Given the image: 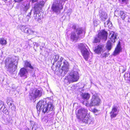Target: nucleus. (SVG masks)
I'll return each mask as SVG.
<instances>
[{
	"mask_svg": "<svg viewBox=\"0 0 130 130\" xmlns=\"http://www.w3.org/2000/svg\"><path fill=\"white\" fill-rule=\"evenodd\" d=\"M53 106L51 102L47 103L45 101H41L39 102L36 105V108L38 111L41 110L44 113H48L52 111L53 109Z\"/></svg>",
	"mask_w": 130,
	"mask_h": 130,
	"instance_id": "obj_1",
	"label": "nucleus"
},
{
	"mask_svg": "<svg viewBox=\"0 0 130 130\" xmlns=\"http://www.w3.org/2000/svg\"><path fill=\"white\" fill-rule=\"evenodd\" d=\"M87 110L84 108L79 109L77 114V118L80 121L86 124H90L92 122V119L90 117H86L87 114Z\"/></svg>",
	"mask_w": 130,
	"mask_h": 130,
	"instance_id": "obj_2",
	"label": "nucleus"
},
{
	"mask_svg": "<svg viewBox=\"0 0 130 130\" xmlns=\"http://www.w3.org/2000/svg\"><path fill=\"white\" fill-rule=\"evenodd\" d=\"M56 63V69H58L61 66L63 62V65L61 68V74L62 76H64L67 73L69 69V64L66 60L63 59V57H61L59 58V59L57 60Z\"/></svg>",
	"mask_w": 130,
	"mask_h": 130,
	"instance_id": "obj_3",
	"label": "nucleus"
},
{
	"mask_svg": "<svg viewBox=\"0 0 130 130\" xmlns=\"http://www.w3.org/2000/svg\"><path fill=\"white\" fill-rule=\"evenodd\" d=\"M26 12H28V14L27 15L26 17L27 18V21H28L29 18H30V16L31 15V12L32 10L33 11L34 13V17L36 21L40 23L41 22L42 17L41 16V9H33L30 10V12H29L28 9H26Z\"/></svg>",
	"mask_w": 130,
	"mask_h": 130,
	"instance_id": "obj_4",
	"label": "nucleus"
},
{
	"mask_svg": "<svg viewBox=\"0 0 130 130\" xmlns=\"http://www.w3.org/2000/svg\"><path fill=\"white\" fill-rule=\"evenodd\" d=\"M5 64L7 68V71L11 74L13 73L17 68V62L12 60L10 58H7Z\"/></svg>",
	"mask_w": 130,
	"mask_h": 130,
	"instance_id": "obj_5",
	"label": "nucleus"
},
{
	"mask_svg": "<svg viewBox=\"0 0 130 130\" xmlns=\"http://www.w3.org/2000/svg\"><path fill=\"white\" fill-rule=\"evenodd\" d=\"M76 33H72L71 36V39L73 41L74 40H77L79 39L83 38L84 36L85 33V30L84 28L79 27L76 29Z\"/></svg>",
	"mask_w": 130,
	"mask_h": 130,
	"instance_id": "obj_6",
	"label": "nucleus"
},
{
	"mask_svg": "<svg viewBox=\"0 0 130 130\" xmlns=\"http://www.w3.org/2000/svg\"><path fill=\"white\" fill-rule=\"evenodd\" d=\"M42 93V91L41 90L34 89L30 91L29 98L31 101H35L37 98L40 97Z\"/></svg>",
	"mask_w": 130,
	"mask_h": 130,
	"instance_id": "obj_7",
	"label": "nucleus"
},
{
	"mask_svg": "<svg viewBox=\"0 0 130 130\" xmlns=\"http://www.w3.org/2000/svg\"><path fill=\"white\" fill-rule=\"evenodd\" d=\"M78 47L80 50L84 58L86 60H87L89 54V53L87 49L88 46L86 44L82 43L79 44L78 45Z\"/></svg>",
	"mask_w": 130,
	"mask_h": 130,
	"instance_id": "obj_8",
	"label": "nucleus"
},
{
	"mask_svg": "<svg viewBox=\"0 0 130 130\" xmlns=\"http://www.w3.org/2000/svg\"><path fill=\"white\" fill-rule=\"evenodd\" d=\"M107 33L104 30L100 31L98 35L95 37L93 43H97L100 41V39H103L106 40L107 38Z\"/></svg>",
	"mask_w": 130,
	"mask_h": 130,
	"instance_id": "obj_9",
	"label": "nucleus"
},
{
	"mask_svg": "<svg viewBox=\"0 0 130 130\" xmlns=\"http://www.w3.org/2000/svg\"><path fill=\"white\" fill-rule=\"evenodd\" d=\"M67 79L69 83L77 81L79 79V76L78 72L72 71L67 77Z\"/></svg>",
	"mask_w": 130,
	"mask_h": 130,
	"instance_id": "obj_10",
	"label": "nucleus"
},
{
	"mask_svg": "<svg viewBox=\"0 0 130 130\" xmlns=\"http://www.w3.org/2000/svg\"><path fill=\"white\" fill-rule=\"evenodd\" d=\"M100 99L97 94H95L93 95L91 100L90 106H91L97 105L99 104Z\"/></svg>",
	"mask_w": 130,
	"mask_h": 130,
	"instance_id": "obj_11",
	"label": "nucleus"
},
{
	"mask_svg": "<svg viewBox=\"0 0 130 130\" xmlns=\"http://www.w3.org/2000/svg\"><path fill=\"white\" fill-rule=\"evenodd\" d=\"M18 75L23 79H25L27 78L28 75V71L25 68H22L20 70Z\"/></svg>",
	"mask_w": 130,
	"mask_h": 130,
	"instance_id": "obj_12",
	"label": "nucleus"
},
{
	"mask_svg": "<svg viewBox=\"0 0 130 130\" xmlns=\"http://www.w3.org/2000/svg\"><path fill=\"white\" fill-rule=\"evenodd\" d=\"M118 106L116 105H114L112 107L111 111L110 113L111 118H113L115 117L118 114Z\"/></svg>",
	"mask_w": 130,
	"mask_h": 130,
	"instance_id": "obj_13",
	"label": "nucleus"
},
{
	"mask_svg": "<svg viewBox=\"0 0 130 130\" xmlns=\"http://www.w3.org/2000/svg\"><path fill=\"white\" fill-rule=\"evenodd\" d=\"M121 51V48L120 46V44L119 42L118 44L116 47L113 52V55L115 56L119 54Z\"/></svg>",
	"mask_w": 130,
	"mask_h": 130,
	"instance_id": "obj_14",
	"label": "nucleus"
},
{
	"mask_svg": "<svg viewBox=\"0 0 130 130\" xmlns=\"http://www.w3.org/2000/svg\"><path fill=\"white\" fill-rule=\"evenodd\" d=\"M7 103L10 109L12 110H15V108L13 103V102L12 101H11V99L9 98L8 99Z\"/></svg>",
	"mask_w": 130,
	"mask_h": 130,
	"instance_id": "obj_15",
	"label": "nucleus"
},
{
	"mask_svg": "<svg viewBox=\"0 0 130 130\" xmlns=\"http://www.w3.org/2000/svg\"><path fill=\"white\" fill-rule=\"evenodd\" d=\"M104 45H99L96 48L94 51L98 54H100L102 51Z\"/></svg>",
	"mask_w": 130,
	"mask_h": 130,
	"instance_id": "obj_16",
	"label": "nucleus"
},
{
	"mask_svg": "<svg viewBox=\"0 0 130 130\" xmlns=\"http://www.w3.org/2000/svg\"><path fill=\"white\" fill-rule=\"evenodd\" d=\"M117 35L116 33H115L113 32H111L109 35L111 41L113 42H114L116 40H117Z\"/></svg>",
	"mask_w": 130,
	"mask_h": 130,
	"instance_id": "obj_17",
	"label": "nucleus"
},
{
	"mask_svg": "<svg viewBox=\"0 0 130 130\" xmlns=\"http://www.w3.org/2000/svg\"><path fill=\"white\" fill-rule=\"evenodd\" d=\"M99 13L100 16L101 20L104 21L107 19V15L106 13L100 10L99 11Z\"/></svg>",
	"mask_w": 130,
	"mask_h": 130,
	"instance_id": "obj_18",
	"label": "nucleus"
},
{
	"mask_svg": "<svg viewBox=\"0 0 130 130\" xmlns=\"http://www.w3.org/2000/svg\"><path fill=\"white\" fill-rule=\"evenodd\" d=\"M45 4V2L43 1H41L39 3L36 4L34 8H41L43 7Z\"/></svg>",
	"mask_w": 130,
	"mask_h": 130,
	"instance_id": "obj_19",
	"label": "nucleus"
},
{
	"mask_svg": "<svg viewBox=\"0 0 130 130\" xmlns=\"http://www.w3.org/2000/svg\"><path fill=\"white\" fill-rule=\"evenodd\" d=\"M25 33H27L29 35H36V32L33 31L31 29L29 28L28 27Z\"/></svg>",
	"mask_w": 130,
	"mask_h": 130,
	"instance_id": "obj_20",
	"label": "nucleus"
},
{
	"mask_svg": "<svg viewBox=\"0 0 130 130\" xmlns=\"http://www.w3.org/2000/svg\"><path fill=\"white\" fill-rule=\"evenodd\" d=\"M25 33H27L29 35H36V32L33 31L31 29L29 28L28 27Z\"/></svg>",
	"mask_w": 130,
	"mask_h": 130,
	"instance_id": "obj_21",
	"label": "nucleus"
},
{
	"mask_svg": "<svg viewBox=\"0 0 130 130\" xmlns=\"http://www.w3.org/2000/svg\"><path fill=\"white\" fill-rule=\"evenodd\" d=\"M25 63L24 67H28L29 68L31 69H33V68L31 65V63L29 61H24Z\"/></svg>",
	"mask_w": 130,
	"mask_h": 130,
	"instance_id": "obj_22",
	"label": "nucleus"
},
{
	"mask_svg": "<svg viewBox=\"0 0 130 130\" xmlns=\"http://www.w3.org/2000/svg\"><path fill=\"white\" fill-rule=\"evenodd\" d=\"M90 96V94L87 93H84L82 94V98L86 100H88L89 99Z\"/></svg>",
	"mask_w": 130,
	"mask_h": 130,
	"instance_id": "obj_23",
	"label": "nucleus"
},
{
	"mask_svg": "<svg viewBox=\"0 0 130 130\" xmlns=\"http://www.w3.org/2000/svg\"><path fill=\"white\" fill-rule=\"evenodd\" d=\"M28 28V26L26 25H21L20 27V29L22 32L25 33L26 31Z\"/></svg>",
	"mask_w": 130,
	"mask_h": 130,
	"instance_id": "obj_24",
	"label": "nucleus"
},
{
	"mask_svg": "<svg viewBox=\"0 0 130 130\" xmlns=\"http://www.w3.org/2000/svg\"><path fill=\"white\" fill-rule=\"evenodd\" d=\"M7 44L6 39L4 38H1L0 39V44L2 45H5Z\"/></svg>",
	"mask_w": 130,
	"mask_h": 130,
	"instance_id": "obj_25",
	"label": "nucleus"
},
{
	"mask_svg": "<svg viewBox=\"0 0 130 130\" xmlns=\"http://www.w3.org/2000/svg\"><path fill=\"white\" fill-rule=\"evenodd\" d=\"M106 47L107 49L109 51L112 48L111 43L109 41H107Z\"/></svg>",
	"mask_w": 130,
	"mask_h": 130,
	"instance_id": "obj_26",
	"label": "nucleus"
},
{
	"mask_svg": "<svg viewBox=\"0 0 130 130\" xmlns=\"http://www.w3.org/2000/svg\"><path fill=\"white\" fill-rule=\"evenodd\" d=\"M21 7L23 8H29L30 7L29 3L27 2L24 3L22 4Z\"/></svg>",
	"mask_w": 130,
	"mask_h": 130,
	"instance_id": "obj_27",
	"label": "nucleus"
},
{
	"mask_svg": "<svg viewBox=\"0 0 130 130\" xmlns=\"http://www.w3.org/2000/svg\"><path fill=\"white\" fill-rule=\"evenodd\" d=\"M59 56L58 55H57L54 56L53 59L54 60L53 65H54L55 64V63L56 62H57V60L59 59Z\"/></svg>",
	"mask_w": 130,
	"mask_h": 130,
	"instance_id": "obj_28",
	"label": "nucleus"
},
{
	"mask_svg": "<svg viewBox=\"0 0 130 130\" xmlns=\"http://www.w3.org/2000/svg\"><path fill=\"white\" fill-rule=\"evenodd\" d=\"M120 14L121 18L123 20H124L126 16L125 12H124L123 11H120Z\"/></svg>",
	"mask_w": 130,
	"mask_h": 130,
	"instance_id": "obj_29",
	"label": "nucleus"
},
{
	"mask_svg": "<svg viewBox=\"0 0 130 130\" xmlns=\"http://www.w3.org/2000/svg\"><path fill=\"white\" fill-rule=\"evenodd\" d=\"M2 110H1L3 111V112L6 114H8V110L5 107V106L4 105L3 107L2 108Z\"/></svg>",
	"mask_w": 130,
	"mask_h": 130,
	"instance_id": "obj_30",
	"label": "nucleus"
},
{
	"mask_svg": "<svg viewBox=\"0 0 130 130\" xmlns=\"http://www.w3.org/2000/svg\"><path fill=\"white\" fill-rule=\"evenodd\" d=\"M60 9H52V10L55 12L57 14L60 12Z\"/></svg>",
	"mask_w": 130,
	"mask_h": 130,
	"instance_id": "obj_31",
	"label": "nucleus"
},
{
	"mask_svg": "<svg viewBox=\"0 0 130 130\" xmlns=\"http://www.w3.org/2000/svg\"><path fill=\"white\" fill-rule=\"evenodd\" d=\"M4 103L1 100H0V109L2 110V108L4 106Z\"/></svg>",
	"mask_w": 130,
	"mask_h": 130,
	"instance_id": "obj_32",
	"label": "nucleus"
},
{
	"mask_svg": "<svg viewBox=\"0 0 130 130\" xmlns=\"http://www.w3.org/2000/svg\"><path fill=\"white\" fill-rule=\"evenodd\" d=\"M107 24L109 27H110L112 26L111 23L109 20H108V21Z\"/></svg>",
	"mask_w": 130,
	"mask_h": 130,
	"instance_id": "obj_33",
	"label": "nucleus"
},
{
	"mask_svg": "<svg viewBox=\"0 0 130 130\" xmlns=\"http://www.w3.org/2000/svg\"><path fill=\"white\" fill-rule=\"evenodd\" d=\"M129 2V0H121V3L122 4H127Z\"/></svg>",
	"mask_w": 130,
	"mask_h": 130,
	"instance_id": "obj_34",
	"label": "nucleus"
},
{
	"mask_svg": "<svg viewBox=\"0 0 130 130\" xmlns=\"http://www.w3.org/2000/svg\"><path fill=\"white\" fill-rule=\"evenodd\" d=\"M37 128V127L36 125H34L32 127V130H36Z\"/></svg>",
	"mask_w": 130,
	"mask_h": 130,
	"instance_id": "obj_35",
	"label": "nucleus"
},
{
	"mask_svg": "<svg viewBox=\"0 0 130 130\" xmlns=\"http://www.w3.org/2000/svg\"><path fill=\"white\" fill-rule=\"evenodd\" d=\"M103 57H106L108 56V55L106 53H104L102 55Z\"/></svg>",
	"mask_w": 130,
	"mask_h": 130,
	"instance_id": "obj_36",
	"label": "nucleus"
},
{
	"mask_svg": "<svg viewBox=\"0 0 130 130\" xmlns=\"http://www.w3.org/2000/svg\"><path fill=\"white\" fill-rule=\"evenodd\" d=\"M32 83L31 82H28L27 84V86H30L31 85H32Z\"/></svg>",
	"mask_w": 130,
	"mask_h": 130,
	"instance_id": "obj_37",
	"label": "nucleus"
},
{
	"mask_svg": "<svg viewBox=\"0 0 130 130\" xmlns=\"http://www.w3.org/2000/svg\"><path fill=\"white\" fill-rule=\"evenodd\" d=\"M34 46H36L37 47V46H38V44H37L36 43H34Z\"/></svg>",
	"mask_w": 130,
	"mask_h": 130,
	"instance_id": "obj_38",
	"label": "nucleus"
},
{
	"mask_svg": "<svg viewBox=\"0 0 130 130\" xmlns=\"http://www.w3.org/2000/svg\"><path fill=\"white\" fill-rule=\"evenodd\" d=\"M93 112H97L98 110L96 109H94L93 110Z\"/></svg>",
	"mask_w": 130,
	"mask_h": 130,
	"instance_id": "obj_39",
	"label": "nucleus"
},
{
	"mask_svg": "<svg viewBox=\"0 0 130 130\" xmlns=\"http://www.w3.org/2000/svg\"><path fill=\"white\" fill-rule=\"evenodd\" d=\"M15 2H19L22 1L23 0H14Z\"/></svg>",
	"mask_w": 130,
	"mask_h": 130,
	"instance_id": "obj_40",
	"label": "nucleus"
},
{
	"mask_svg": "<svg viewBox=\"0 0 130 130\" xmlns=\"http://www.w3.org/2000/svg\"><path fill=\"white\" fill-rule=\"evenodd\" d=\"M96 22L97 21H94V25H95L96 26V24H95V23H96Z\"/></svg>",
	"mask_w": 130,
	"mask_h": 130,
	"instance_id": "obj_41",
	"label": "nucleus"
},
{
	"mask_svg": "<svg viewBox=\"0 0 130 130\" xmlns=\"http://www.w3.org/2000/svg\"><path fill=\"white\" fill-rule=\"evenodd\" d=\"M37 0H32V2H33L36 1Z\"/></svg>",
	"mask_w": 130,
	"mask_h": 130,
	"instance_id": "obj_42",
	"label": "nucleus"
}]
</instances>
